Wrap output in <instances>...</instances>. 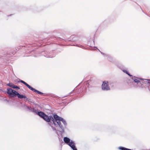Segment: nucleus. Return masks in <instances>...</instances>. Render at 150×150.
Returning a JSON list of instances; mask_svg holds the SVG:
<instances>
[{"mask_svg": "<svg viewBox=\"0 0 150 150\" xmlns=\"http://www.w3.org/2000/svg\"><path fill=\"white\" fill-rule=\"evenodd\" d=\"M134 82L138 83L140 82L138 78H134L133 79Z\"/></svg>", "mask_w": 150, "mask_h": 150, "instance_id": "nucleus-11", "label": "nucleus"}, {"mask_svg": "<svg viewBox=\"0 0 150 150\" xmlns=\"http://www.w3.org/2000/svg\"><path fill=\"white\" fill-rule=\"evenodd\" d=\"M101 52V53L102 54H103L102 52Z\"/></svg>", "mask_w": 150, "mask_h": 150, "instance_id": "nucleus-14", "label": "nucleus"}, {"mask_svg": "<svg viewBox=\"0 0 150 150\" xmlns=\"http://www.w3.org/2000/svg\"><path fill=\"white\" fill-rule=\"evenodd\" d=\"M148 83H150V81L149 82H148Z\"/></svg>", "mask_w": 150, "mask_h": 150, "instance_id": "nucleus-17", "label": "nucleus"}, {"mask_svg": "<svg viewBox=\"0 0 150 150\" xmlns=\"http://www.w3.org/2000/svg\"><path fill=\"white\" fill-rule=\"evenodd\" d=\"M31 90L35 92H36L40 94H42L43 93L40 92L39 91L33 88L32 87L31 89H30Z\"/></svg>", "mask_w": 150, "mask_h": 150, "instance_id": "nucleus-7", "label": "nucleus"}, {"mask_svg": "<svg viewBox=\"0 0 150 150\" xmlns=\"http://www.w3.org/2000/svg\"><path fill=\"white\" fill-rule=\"evenodd\" d=\"M119 149L121 150H131L130 149H127L122 147H120Z\"/></svg>", "mask_w": 150, "mask_h": 150, "instance_id": "nucleus-10", "label": "nucleus"}, {"mask_svg": "<svg viewBox=\"0 0 150 150\" xmlns=\"http://www.w3.org/2000/svg\"><path fill=\"white\" fill-rule=\"evenodd\" d=\"M20 82L21 83H23L25 85L30 89L32 87H31L27 83H26V82H24L23 81V80H21L20 81Z\"/></svg>", "mask_w": 150, "mask_h": 150, "instance_id": "nucleus-9", "label": "nucleus"}, {"mask_svg": "<svg viewBox=\"0 0 150 150\" xmlns=\"http://www.w3.org/2000/svg\"><path fill=\"white\" fill-rule=\"evenodd\" d=\"M7 93L11 97H14L17 96L18 98L20 99L26 98H27L26 96L20 94L11 88L7 89Z\"/></svg>", "mask_w": 150, "mask_h": 150, "instance_id": "nucleus-2", "label": "nucleus"}, {"mask_svg": "<svg viewBox=\"0 0 150 150\" xmlns=\"http://www.w3.org/2000/svg\"><path fill=\"white\" fill-rule=\"evenodd\" d=\"M38 115L40 116L43 118L45 115V113L42 112H38L37 113Z\"/></svg>", "mask_w": 150, "mask_h": 150, "instance_id": "nucleus-8", "label": "nucleus"}, {"mask_svg": "<svg viewBox=\"0 0 150 150\" xmlns=\"http://www.w3.org/2000/svg\"><path fill=\"white\" fill-rule=\"evenodd\" d=\"M144 80H149L146 79H145Z\"/></svg>", "mask_w": 150, "mask_h": 150, "instance_id": "nucleus-16", "label": "nucleus"}, {"mask_svg": "<svg viewBox=\"0 0 150 150\" xmlns=\"http://www.w3.org/2000/svg\"><path fill=\"white\" fill-rule=\"evenodd\" d=\"M43 118L46 121L50 122V120H52L53 124H51L50 123H49V124L52 128L53 130L56 131V129L54 127L53 125H54L56 127L57 126H59L60 128L61 129V132L63 133L64 132V127L61 124V122H62L64 125H66L67 123L62 118L56 115H54L53 116V118L52 115L50 116L49 117L47 115H45Z\"/></svg>", "mask_w": 150, "mask_h": 150, "instance_id": "nucleus-1", "label": "nucleus"}, {"mask_svg": "<svg viewBox=\"0 0 150 150\" xmlns=\"http://www.w3.org/2000/svg\"><path fill=\"white\" fill-rule=\"evenodd\" d=\"M139 79H141H141H141V78H139Z\"/></svg>", "mask_w": 150, "mask_h": 150, "instance_id": "nucleus-15", "label": "nucleus"}, {"mask_svg": "<svg viewBox=\"0 0 150 150\" xmlns=\"http://www.w3.org/2000/svg\"><path fill=\"white\" fill-rule=\"evenodd\" d=\"M27 108L30 110H31L32 111L34 112V110L33 109H32L31 107H27Z\"/></svg>", "mask_w": 150, "mask_h": 150, "instance_id": "nucleus-12", "label": "nucleus"}, {"mask_svg": "<svg viewBox=\"0 0 150 150\" xmlns=\"http://www.w3.org/2000/svg\"><path fill=\"white\" fill-rule=\"evenodd\" d=\"M64 142L67 144H68L71 141L70 139L67 137H64Z\"/></svg>", "mask_w": 150, "mask_h": 150, "instance_id": "nucleus-6", "label": "nucleus"}, {"mask_svg": "<svg viewBox=\"0 0 150 150\" xmlns=\"http://www.w3.org/2000/svg\"><path fill=\"white\" fill-rule=\"evenodd\" d=\"M7 85L13 88H16L17 89H20V88L16 86L15 85L12 83H9L7 84Z\"/></svg>", "mask_w": 150, "mask_h": 150, "instance_id": "nucleus-5", "label": "nucleus"}, {"mask_svg": "<svg viewBox=\"0 0 150 150\" xmlns=\"http://www.w3.org/2000/svg\"><path fill=\"white\" fill-rule=\"evenodd\" d=\"M123 71L125 73L127 74L128 75H129V76H132L131 75H130V74L128 73V72L126 70H123Z\"/></svg>", "mask_w": 150, "mask_h": 150, "instance_id": "nucleus-13", "label": "nucleus"}, {"mask_svg": "<svg viewBox=\"0 0 150 150\" xmlns=\"http://www.w3.org/2000/svg\"><path fill=\"white\" fill-rule=\"evenodd\" d=\"M108 85L109 82H103L102 86V89L104 90H110V88Z\"/></svg>", "mask_w": 150, "mask_h": 150, "instance_id": "nucleus-3", "label": "nucleus"}, {"mask_svg": "<svg viewBox=\"0 0 150 150\" xmlns=\"http://www.w3.org/2000/svg\"><path fill=\"white\" fill-rule=\"evenodd\" d=\"M73 150H77L75 146V143L72 140H71L70 143L68 144Z\"/></svg>", "mask_w": 150, "mask_h": 150, "instance_id": "nucleus-4", "label": "nucleus"}]
</instances>
